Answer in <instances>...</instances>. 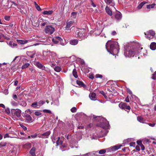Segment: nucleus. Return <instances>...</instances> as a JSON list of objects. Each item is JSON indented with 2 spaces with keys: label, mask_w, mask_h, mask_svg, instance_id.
<instances>
[{
  "label": "nucleus",
  "mask_w": 156,
  "mask_h": 156,
  "mask_svg": "<svg viewBox=\"0 0 156 156\" xmlns=\"http://www.w3.org/2000/svg\"><path fill=\"white\" fill-rule=\"evenodd\" d=\"M106 47L108 51L113 55L117 54L119 52V46L116 41H108L106 44Z\"/></svg>",
  "instance_id": "f257e3e1"
},
{
  "label": "nucleus",
  "mask_w": 156,
  "mask_h": 156,
  "mask_svg": "<svg viewBox=\"0 0 156 156\" xmlns=\"http://www.w3.org/2000/svg\"><path fill=\"white\" fill-rule=\"evenodd\" d=\"M21 111L19 109H12L11 110L12 117L14 120H18V119L22 121L20 118Z\"/></svg>",
  "instance_id": "f03ea898"
},
{
  "label": "nucleus",
  "mask_w": 156,
  "mask_h": 156,
  "mask_svg": "<svg viewBox=\"0 0 156 156\" xmlns=\"http://www.w3.org/2000/svg\"><path fill=\"white\" fill-rule=\"evenodd\" d=\"M94 119L98 118L100 119V122L101 123L100 126L104 129H108L109 126L108 122L104 118L101 117H97L95 115L93 116Z\"/></svg>",
  "instance_id": "7ed1b4c3"
},
{
  "label": "nucleus",
  "mask_w": 156,
  "mask_h": 156,
  "mask_svg": "<svg viewBox=\"0 0 156 156\" xmlns=\"http://www.w3.org/2000/svg\"><path fill=\"white\" fill-rule=\"evenodd\" d=\"M138 53V51L136 49L132 48L128 51H124V55L126 57H133L135 55Z\"/></svg>",
  "instance_id": "20e7f679"
},
{
  "label": "nucleus",
  "mask_w": 156,
  "mask_h": 156,
  "mask_svg": "<svg viewBox=\"0 0 156 156\" xmlns=\"http://www.w3.org/2000/svg\"><path fill=\"white\" fill-rule=\"evenodd\" d=\"M44 30L45 33L48 34H52L55 31L54 27L51 25L46 26Z\"/></svg>",
  "instance_id": "39448f33"
},
{
  "label": "nucleus",
  "mask_w": 156,
  "mask_h": 156,
  "mask_svg": "<svg viewBox=\"0 0 156 156\" xmlns=\"http://www.w3.org/2000/svg\"><path fill=\"white\" fill-rule=\"evenodd\" d=\"M86 30L84 29H78L76 31V34L78 37L84 38L85 36Z\"/></svg>",
  "instance_id": "423d86ee"
},
{
  "label": "nucleus",
  "mask_w": 156,
  "mask_h": 156,
  "mask_svg": "<svg viewBox=\"0 0 156 156\" xmlns=\"http://www.w3.org/2000/svg\"><path fill=\"white\" fill-rule=\"evenodd\" d=\"M155 34L154 32L152 30H150L146 33H144L145 35H146V37L149 40L153 38Z\"/></svg>",
  "instance_id": "0eeeda50"
},
{
  "label": "nucleus",
  "mask_w": 156,
  "mask_h": 156,
  "mask_svg": "<svg viewBox=\"0 0 156 156\" xmlns=\"http://www.w3.org/2000/svg\"><path fill=\"white\" fill-rule=\"evenodd\" d=\"M23 117L24 118L25 122L27 123L31 122H33L31 116L27 113L23 114Z\"/></svg>",
  "instance_id": "6e6552de"
},
{
  "label": "nucleus",
  "mask_w": 156,
  "mask_h": 156,
  "mask_svg": "<svg viewBox=\"0 0 156 156\" xmlns=\"http://www.w3.org/2000/svg\"><path fill=\"white\" fill-rule=\"evenodd\" d=\"M52 140L54 143H56L57 146L61 145L62 143V140H60V138L59 137H54L52 138Z\"/></svg>",
  "instance_id": "1a4fd4ad"
},
{
  "label": "nucleus",
  "mask_w": 156,
  "mask_h": 156,
  "mask_svg": "<svg viewBox=\"0 0 156 156\" xmlns=\"http://www.w3.org/2000/svg\"><path fill=\"white\" fill-rule=\"evenodd\" d=\"M51 133V132L50 131H48L46 132L42 133L39 135L38 137L42 138H47Z\"/></svg>",
  "instance_id": "9d476101"
},
{
  "label": "nucleus",
  "mask_w": 156,
  "mask_h": 156,
  "mask_svg": "<svg viewBox=\"0 0 156 156\" xmlns=\"http://www.w3.org/2000/svg\"><path fill=\"white\" fill-rule=\"evenodd\" d=\"M75 21H70L69 22H67L66 26L65 27L66 30H68L69 28L72 26L74 24H75Z\"/></svg>",
  "instance_id": "9b49d317"
},
{
  "label": "nucleus",
  "mask_w": 156,
  "mask_h": 156,
  "mask_svg": "<svg viewBox=\"0 0 156 156\" xmlns=\"http://www.w3.org/2000/svg\"><path fill=\"white\" fill-rule=\"evenodd\" d=\"M122 146V145H117L113 147H111L110 148H108L107 150H108L110 151H114L118 150V149L120 148Z\"/></svg>",
  "instance_id": "f8f14e48"
},
{
  "label": "nucleus",
  "mask_w": 156,
  "mask_h": 156,
  "mask_svg": "<svg viewBox=\"0 0 156 156\" xmlns=\"http://www.w3.org/2000/svg\"><path fill=\"white\" fill-rule=\"evenodd\" d=\"M62 41V40L61 38L58 37H54V38L52 39V41L56 44L60 42L61 43Z\"/></svg>",
  "instance_id": "ddd939ff"
},
{
  "label": "nucleus",
  "mask_w": 156,
  "mask_h": 156,
  "mask_svg": "<svg viewBox=\"0 0 156 156\" xmlns=\"http://www.w3.org/2000/svg\"><path fill=\"white\" fill-rule=\"evenodd\" d=\"M35 65L38 68H40L43 70H45V68L40 62H37L35 63Z\"/></svg>",
  "instance_id": "4468645a"
},
{
  "label": "nucleus",
  "mask_w": 156,
  "mask_h": 156,
  "mask_svg": "<svg viewBox=\"0 0 156 156\" xmlns=\"http://www.w3.org/2000/svg\"><path fill=\"white\" fill-rule=\"evenodd\" d=\"M35 53L36 52L34 51H29L27 52V55L31 58H33L34 57Z\"/></svg>",
  "instance_id": "2eb2a0df"
},
{
  "label": "nucleus",
  "mask_w": 156,
  "mask_h": 156,
  "mask_svg": "<svg viewBox=\"0 0 156 156\" xmlns=\"http://www.w3.org/2000/svg\"><path fill=\"white\" fill-rule=\"evenodd\" d=\"M89 97L90 99L92 100L95 101L96 100V94L94 93H92L90 94Z\"/></svg>",
  "instance_id": "dca6fc26"
},
{
  "label": "nucleus",
  "mask_w": 156,
  "mask_h": 156,
  "mask_svg": "<svg viewBox=\"0 0 156 156\" xmlns=\"http://www.w3.org/2000/svg\"><path fill=\"white\" fill-rule=\"evenodd\" d=\"M115 17L117 20H120L122 18V14L120 12H118L115 14Z\"/></svg>",
  "instance_id": "f3484780"
},
{
  "label": "nucleus",
  "mask_w": 156,
  "mask_h": 156,
  "mask_svg": "<svg viewBox=\"0 0 156 156\" xmlns=\"http://www.w3.org/2000/svg\"><path fill=\"white\" fill-rule=\"evenodd\" d=\"M137 119L138 121L142 123H145L146 120L141 116H138L137 117Z\"/></svg>",
  "instance_id": "a211bd4d"
},
{
  "label": "nucleus",
  "mask_w": 156,
  "mask_h": 156,
  "mask_svg": "<svg viewBox=\"0 0 156 156\" xmlns=\"http://www.w3.org/2000/svg\"><path fill=\"white\" fill-rule=\"evenodd\" d=\"M17 41L18 43L21 44H24L27 43L30 41L29 40H17Z\"/></svg>",
  "instance_id": "6ab92c4d"
},
{
  "label": "nucleus",
  "mask_w": 156,
  "mask_h": 156,
  "mask_svg": "<svg viewBox=\"0 0 156 156\" xmlns=\"http://www.w3.org/2000/svg\"><path fill=\"white\" fill-rule=\"evenodd\" d=\"M105 10L106 12L110 16H112V11L109 9V8L106 6L105 7Z\"/></svg>",
  "instance_id": "aec40b11"
},
{
  "label": "nucleus",
  "mask_w": 156,
  "mask_h": 156,
  "mask_svg": "<svg viewBox=\"0 0 156 156\" xmlns=\"http://www.w3.org/2000/svg\"><path fill=\"white\" fill-rule=\"evenodd\" d=\"M150 48L153 50H155L156 49V43L155 42L151 43L150 45Z\"/></svg>",
  "instance_id": "412c9836"
},
{
  "label": "nucleus",
  "mask_w": 156,
  "mask_h": 156,
  "mask_svg": "<svg viewBox=\"0 0 156 156\" xmlns=\"http://www.w3.org/2000/svg\"><path fill=\"white\" fill-rule=\"evenodd\" d=\"M54 11L53 10L49 11H45L43 12L42 13L44 15H51L52 14Z\"/></svg>",
  "instance_id": "4be33fe9"
},
{
  "label": "nucleus",
  "mask_w": 156,
  "mask_h": 156,
  "mask_svg": "<svg viewBox=\"0 0 156 156\" xmlns=\"http://www.w3.org/2000/svg\"><path fill=\"white\" fill-rule=\"evenodd\" d=\"M78 42L77 40H72L70 41V43L73 45H76L77 44Z\"/></svg>",
  "instance_id": "5701e85b"
},
{
  "label": "nucleus",
  "mask_w": 156,
  "mask_h": 156,
  "mask_svg": "<svg viewBox=\"0 0 156 156\" xmlns=\"http://www.w3.org/2000/svg\"><path fill=\"white\" fill-rule=\"evenodd\" d=\"M35 148L34 147H33L30 150V153L32 156H34L35 155Z\"/></svg>",
  "instance_id": "b1692460"
},
{
  "label": "nucleus",
  "mask_w": 156,
  "mask_h": 156,
  "mask_svg": "<svg viewBox=\"0 0 156 156\" xmlns=\"http://www.w3.org/2000/svg\"><path fill=\"white\" fill-rule=\"evenodd\" d=\"M76 12H72L71 14V18L72 20H73L76 18L77 16Z\"/></svg>",
  "instance_id": "393cba45"
},
{
  "label": "nucleus",
  "mask_w": 156,
  "mask_h": 156,
  "mask_svg": "<svg viewBox=\"0 0 156 156\" xmlns=\"http://www.w3.org/2000/svg\"><path fill=\"white\" fill-rule=\"evenodd\" d=\"M50 53V55L53 57V58H58V55L56 54L53 52H50L49 51Z\"/></svg>",
  "instance_id": "a878e982"
},
{
  "label": "nucleus",
  "mask_w": 156,
  "mask_h": 156,
  "mask_svg": "<svg viewBox=\"0 0 156 156\" xmlns=\"http://www.w3.org/2000/svg\"><path fill=\"white\" fill-rule=\"evenodd\" d=\"M126 103L121 102L119 104V106L120 108L122 109H124L125 108V107L126 106Z\"/></svg>",
  "instance_id": "bb28decb"
},
{
  "label": "nucleus",
  "mask_w": 156,
  "mask_h": 156,
  "mask_svg": "<svg viewBox=\"0 0 156 156\" xmlns=\"http://www.w3.org/2000/svg\"><path fill=\"white\" fill-rule=\"evenodd\" d=\"M73 74L75 78H77L78 77L77 73L75 69H74L73 70Z\"/></svg>",
  "instance_id": "cd10ccee"
},
{
  "label": "nucleus",
  "mask_w": 156,
  "mask_h": 156,
  "mask_svg": "<svg viewBox=\"0 0 156 156\" xmlns=\"http://www.w3.org/2000/svg\"><path fill=\"white\" fill-rule=\"evenodd\" d=\"M147 2H141L138 6V9H140Z\"/></svg>",
  "instance_id": "c85d7f7f"
},
{
  "label": "nucleus",
  "mask_w": 156,
  "mask_h": 156,
  "mask_svg": "<svg viewBox=\"0 0 156 156\" xmlns=\"http://www.w3.org/2000/svg\"><path fill=\"white\" fill-rule=\"evenodd\" d=\"M155 5V4L153 3L152 4H150L147 5V8L148 9H150L151 8H153Z\"/></svg>",
  "instance_id": "c756f323"
},
{
  "label": "nucleus",
  "mask_w": 156,
  "mask_h": 156,
  "mask_svg": "<svg viewBox=\"0 0 156 156\" xmlns=\"http://www.w3.org/2000/svg\"><path fill=\"white\" fill-rule=\"evenodd\" d=\"M30 65L29 63H26L22 66V69H23L27 68Z\"/></svg>",
  "instance_id": "7c9ffc66"
},
{
  "label": "nucleus",
  "mask_w": 156,
  "mask_h": 156,
  "mask_svg": "<svg viewBox=\"0 0 156 156\" xmlns=\"http://www.w3.org/2000/svg\"><path fill=\"white\" fill-rule=\"evenodd\" d=\"M54 70L57 72H59L61 70V68L59 66H55L54 68Z\"/></svg>",
  "instance_id": "2f4dec72"
},
{
  "label": "nucleus",
  "mask_w": 156,
  "mask_h": 156,
  "mask_svg": "<svg viewBox=\"0 0 156 156\" xmlns=\"http://www.w3.org/2000/svg\"><path fill=\"white\" fill-rule=\"evenodd\" d=\"M130 106L129 105H127V104H126L124 109H125V110L127 112H129L130 110Z\"/></svg>",
  "instance_id": "473e14b6"
},
{
  "label": "nucleus",
  "mask_w": 156,
  "mask_h": 156,
  "mask_svg": "<svg viewBox=\"0 0 156 156\" xmlns=\"http://www.w3.org/2000/svg\"><path fill=\"white\" fill-rule=\"evenodd\" d=\"M7 144V143L5 142H1L0 143V148L5 147Z\"/></svg>",
  "instance_id": "72a5a7b5"
},
{
  "label": "nucleus",
  "mask_w": 156,
  "mask_h": 156,
  "mask_svg": "<svg viewBox=\"0 0 156 156\" xmlns=\"http://www.w3.org/2000/svg\"><path fill=\"white\" fill-rule=\"evenodd\" d=\"M37 103H38V106L39 107H40L42 105H43L45 103V102L41 100V101H39Z\"/></svg>",
  "instance_id": "f704fd0d"
},
{
  "label": "nucleus",
  "mask_w": 156,
  "mask_h": 156,
  "mask_svg": "<svg viewBox=\"0 0 156 156\" xmlns=\"http://www.w3.org/2000/svg\"><path fill=\"white\" fill-rule=\"evenodd\" d=\"M76 83L78 85L81 87H83V83L81 81L77 80Z\"/></svg>",
  "instance_id": "c9c22d12"
},
{
  "label": "nucleus",
  "mask_w": 156,
  "mask_h": 156,
  "mask_svg": "<svg viewBox=\"0 0 156 156\" xmlns=\"http://www.w3.org/2000/svg\"><path fill=\"white\" fill-rule=\"evenodd\" d=\"M31 106L34 108L37 107L38 106V103L37 102H35L32 104Z\"/></svg>",
  "instance_id": "e433bc0d"
},
{
  "label": "nucleus",
  "mask_w": 156,
  "mask_h": 156,
  "mask_svg": "<svg viewBox=\"0 0 156 156\" xmlns=\"http://www.w3.org/2000/svg\"><path fill=\"white\" fill-rule=\"evenodd\" d=\"M43 112L44 113H49L50 114L52 113L51 111L49 110L44 109L43 110Z\"/></svg>",
  "instance_id": "4c0bfd02"
},
{
  "label": "nucleus",
  "mask_w": 156,
  "mask_h": 156,
  "mask_svg": "<svg viewBox=\"0 0 156 156\" xmlns=\"http://www.w3.org/2000/svg\"><path fill=\"white\" fill-rule=\"evenodd\" d=\"M48 21H44V22H43V23H41V26H45V25H46V26L48 25Z\"/></svg>",
  "instance_id": "58836bf2"
},
{
  "label": "nucleus",
  "mask_w": 156,
  "mask_h": 156,
  "mask_svg": "<svg viewBox=\"0 0 156 156\" xmlns=\"http://www.w3.org/2000/svg\"><path fill=\"white\" fill-rule=\"evenodd\" d=\"M106 152V150L105 149H102L100 150L99 151V153L100 154H104Z\"/></svg>",
  "instance_id": "ea45409f"
},
{
  "label": "nucleus",
  "mask_w": 156,
  "mask_h": 156,
  "mask_svg": "<svg viewBox=\"0 0 156 156\" xmlns=\"http://www.w3.org/2000/svg\"><path fill=\"white\" fill-rule=\"evenodd\" d=\"M20 105L23 106H25L27 105V103L24 101H22Z\"/></svg>",
  "instance_id": "a19ab883"
},
{
  "label": "nucleus",
  "mask_w": 156,
  "mask_h": 156,
  "mask_svg": "<svg viewBox=\"0 0 156 156\" xmlns=\"http://www.w3.org/2000/svg\"><path fill=\"white\" fill-rule=\"evenodd\" d=\"M105 2L108 4H110L112 2V0H105Z\"/></svg>",
  "instance_id": "79ce46f5"
},
{
  "label": "nucleus",
  "mask_w": 156,
  "mask_h": 156,
  "mask_svg": "<svg viewBox=\"0 0 156 156\" xmlns=\"http://www.w3.org/2000/svg\"><path fill=\"white\" fill-rule=\"evenodd\" d=\"M152 78L153 80H155L156 79V71L153 74Z\"/></svg>",
  "instance_id": "37998d69"
},
{
  "label": "nucleus",
  "mask_w": 156,
  "mask_h": 156,
  "mask_svg": "<svg viewBox=\"0 0 156 156\" xmlns=\"http://www.w3.org/2000/svg\"><path fill=\"white\" fill-rule=\"evenodd\" d=\"M76 108L75 107H73L71 109V111L72 112H76Z\"/></svg>",
  "instance_id": "c03bdc74"
},
{
  "label": "nucleus",
  "mask_w": 156,
  "mask_h": 156,
  "mask_svg": "<svg viewBox=\"0 0 156 156\" xmlns=\"http://www.w3.org/2000/svg\"><path fill=\"white\" fill-rule=\"evenodd\" d=\"M34 114L36 116H40L41 115V113L39 112H34Z\"/></svg>",
  "instance_id": "a18cd8bd"
},
{
  "label": "nucleus",
  "mask_w": 156,
  "mask_h": 156,
  "mask_svg": "<svg viewBox=\"0 0 156 156\" xmlns=\"http://www.w3.org/2000/svg\"><path fill=\"white\" fill-rule=\"evenodd\" d=\"M11 104L13 106H16L18 105L17 103L14 101H12L11 102Z\"/></svg>",
  "instance_id": "49530a36"
},
{
  "label": "nucleus",
  "mask_w": 156,
  "mask_h": 156,
  "mask_svg": "<svg viewBox=\"0 0 156 156\" xmlns=\"http://www.w3.org/2000/svg\"><path fill=\"white\" fill-rule=\"evenodd\" d=\"M95 77L96 78H102V75H100V74H96V75H95Z\"/></svg>",
  "instance_id": "de8ad7c7"
},
{
  "label": "nucleus",
  "mask_w": 156,
  "mask_h": 156,
  "mask_svg": "<svg viewBox=\"0 0 156 156\" xmlns=\"http://www.w3.org/2000/svg\"><path fill=\"white\" fill-rule=\"evenodd\" d=\"M20 126L24 130H27V127L23 125L22 124H20Z\"/></svg>",
  "instance_id": "09e8293b"
},
{
  "label": "nucleus",
  "mask_w": 156,
  "mask_h": 156,
  "mask_svg": "<svg viewBox=\"0 0 156 156\" xmlns=\"http://www.w3.org/2000/svg\"><path fill=\"white\" fill-rule=\"evenodd\" d=\"M37 136V134L36 133H35L31 135V137L33 138H35Z\"/></svg>",
  "instance_id": "8fccbe9b"
},
{
  "label": "nucleus",
  "mask_w": 156,
  "mask_h": 156,
  "mask_svg": "<svg viewBox=\"0 0 156 156\" xmlns=\"http://www.w3.org/2000/svg\"><path fill=\"white\" fill-rule=\"evenodd\" d=\"M35 7L38 11H40L41 10V9L40 8V6H39L38 5H36Z\"/></svg>",
  "instance_id": "3c124183"
},
{
  "label": "nucleus",
  "mask_w": 156,
  "mask_h": 156,
  "mask_svg": "<svg viewBox=\"0 0 156 156\" xmlns=\"http://www.w3.org/2000/svg\"><path fill=\"white\" fill-rule=\"evenodd\" d=\"M25 112H26V113H27L29 114H31V112L30 109H27L25 111Z\"/></svg>",
  "instance_id": "603ef678"
},
{
  "label": "nucleus",
  "mask_w": 156,
  "mask_h": 156,
  "mask_svg": "<svg viewBox=\"0 0 156 156\" xmlns=\"http://www.w3.org/2000/svg\"><path fill=\"white\" fill-rule=\"evenodd\" d=\"M100 92V93L101 94H102L105 97V98H107V96H106V95H105V93L103 91H101Z\"/></svg>",
  "instance_id": "864d4df0"
},
{
  "label": "nucleus",
  "mask_w": 156,
  "mask_h": 156,
  "mask_svg": "<svg viewBox=\"0 0 156 156\" xmlns=\"http://www.w3.org/2000/svg\"><path fill=\"white\" fill-rule=\"evenodd\" d=\"M130 146L135 147L136 145V144L135 142H131L129 144Z\"/></svg>",
  "instance_id": "5fc2aeb1"
},
{
  "label": "nucleus",
  "mask_w": 156,
  "mask_h": 156,
  "mask_svg": "<svg viewBox=\"0 0 156 156\" xmlns=\"http://www.w3.org/2000/svg\"><path fill=\"white\" fill-rule=\"evenodd\" d=\"M7 137H11V138H12V137H11V136H10L8 134H5L4 136V138H7Z\"/></svg>",
  "instance_id": "6e6d98bb"
},
{
  "label": "nucleus",
  "mask_w": 156,
  "mask_h": 156,
  "mask_svg": "<svg viewBox=\"0 0 156 156\" xmlns=\"http://www.w3.org/2000/svg\"><path fill=\"white\" fill-rule=\"evenodd\" d=\"M137 143L139 146H140V145L142 144L141 141L140 140L137 141Z\"/></svg>",
  "instance_id": "4d7b16f0"
},
{
  "label": "nucleus",
  "mask_w": 156,
  "mask_h": 156,
  "mask_svg": "<svg viewBox=\"0 0 156 156\" xmlns=\"http://www.w3.org/2000/svg\"><path fill=\"white\" fill-rule=\"evenodd\" d=\"M91 154V153L90 152V153H87L86 154H84L83 155H81V156H88L90 155Z\"/></svg>",
  "instance_id": "13d9d810"
},
{
  "label": "nucleus",
  "mask_w": 156,
  "mask_h": 156,
  "mask_svg": "<svg viewBox=\"0 0 156 156\" xmlns=\"http://www.w3.org/2000/svg\"><path fill=\"white\" fill-rule=\"evenodd\" d=\"M127 91L128 93L129 94H130L131 95L132 94V91L129 89H128V88L127 89Z\"/></svg>",
  "instance_id": "bf43d9fd"
},
{
  "label": "nucleus",
  "mask_w": 156,
  "mask_h": 156,
  "mask_svg": "<svg viewBox=\"0 0 156 156\" xmlns=\"http://www.w3.org/2000/svg\"><path fill=\"white\" fill-rule=\"evenodd\" d=\"M125 101L126 102H128L129 101V99L128 96H127L125 99Z\"/></svg>",
  "instance_id": "052dcab7"
},
{
  "label": "nucleus",
  "mask_w": 156,
  "mask_h": 156,
  "mask_svg": "<svg viewBox=\"0 0 156 156\" xmlns=\"http://www.w3.org/2000/svg\"><path fill=\"white\" fill-rule=\"evenodd\" d=\"M9 16H5V19L6 20H9Z\"/></svg>",
  "instance_id": "680f3d73"
},
{
  "label": "nucleus",
  "mask_w": 156,
  "mask_h": 156,
  "mask_svg": "<svg viewBox=\"0 0 156 156\" xmlns=\"http://www.w3.org/2000/svg\"><path fill=\"white\" fill-rule=\"evenodd\" d=\"M149 125L151 127H154L155 125V123H148Z\"/></svg>",
  "instance_id": "e2e57ef3"
},
{
  "label": "nucleus",
  "mask_w": 156,
  "mask_h": 156,
  "mask_svg": "<svg viewBox=\"0 0 156 156\" xmlns=\"http://www.w3.org/2000/svg\"><path fill=\"white\" fill-rule=\"evenodd\" d=\"M141 147V149L142 150H144L145 149L144 147V145L142 144L140 146Z\"/></svg>",
  "instance_id": "0e129e2a"
},
{
  "label": "nucleus",
  "mask_w": 156,
  "mask_h": 156,
  "mask_svg": "<svg viewBox=\"0 0 156 156\" xmlns=\"http://www.w3.org/2000/svg\"><path fill=\"white\" fill-rule=\"evenodd\" d=\"M136 149L138 151H140V147H139V146H137L136 147Z\"/></svg>",
  "instance_id": "69168bd1"
},
{
  "label": "nucleus",
  "mask_w": 156,
  "mask_h": 156,
  "mask_svg": "<svg viewBox=\"0 0 156 156\" xmlns=\"http://www.w3.org/2000/svg\"><path fill=\"white\" fill-rule=\"evenodd\" d=\"M116 34V32L115 31H113L112 33V34L113 35H115Z\"/></svg>",
  "instance_id": "338daca9"
},
{
  "label": "nucleus",
  "mask_w": 156,
  "mask_h": 156,
  "mask_svg": "<svg viewBox=\"0 0 156 156\" xmlns=\"http://www.w3.org/2000/svg\"><path fill=\"white\" fill-rule=\"evenodd\" d=\"M12 43L13 42L12 41H10L9 42V45L11 46V47H12Z\"/></svg>",
  "instance_id": "774afa93"
}]
</instances>
